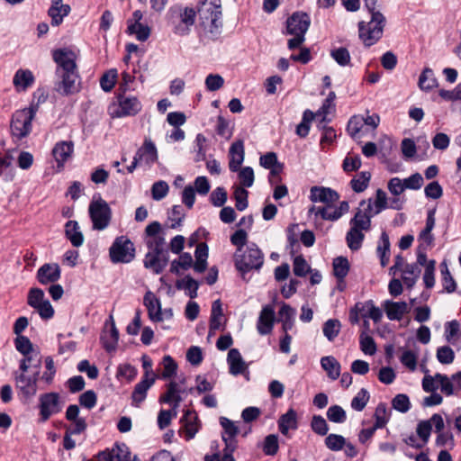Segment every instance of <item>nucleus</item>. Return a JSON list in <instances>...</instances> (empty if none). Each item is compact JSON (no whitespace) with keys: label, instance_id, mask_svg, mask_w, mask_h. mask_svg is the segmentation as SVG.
<instances>
[{"label":"nucleus","instance_id":"1","mask_svg":"<svg viewBox=\"0 0 461 461\" xmlns=\"http://www.w3.org/2000/svg\"><path fill=\"white\" fill-rule=\"evenodd\" d=\"M145 244L149 251L143 260L144 267L156 275L161 274L167 266L169 256L165 231L158 221H152L145 228Z\"/></svg>","mask_w":461,"mask_h":461},{"label":"nucleus","instance_id":"2","mask_svg":"<svg viewBox=\"0 0 461 461\" xmlns=\"http://www.w3.org/2000/svg\"><path fill=\"white\" fill-rule=\"evenodd\" d=\"M78 58V50L59 48V94L63 95L77 94L81 89Z\"/></svg>","mask_w":461,"mask_h":461},{"label":"nucleus","instance_id":"3","mask_svg":"<svg viewBox=\"0 0 461 461\" xmlns=\"http://www.w3.org/2000/svg\"><path fill=\"white\" fill-rule=\"evenodd\" d=\"M195 11L202 35L212 41L217 40L222 29L221 0H199Z\"/></svg>","mask_w":461,"mask_h":461},{"label":"nucleus","instance_id":"4","mask_svg":"<svg viewBox=\"0 0 461 461\" xmlns=\"http://www.w3.org/2000/svg\"><path fill=\"white\" fill-rule=\"evenodd\" d=\"M166 19L174 34L187 36L194 25L196 11L191 6L174 5L167 10Z\"/></svg>","mask_w":461,"mask_h":461},{"label":"nucleus","instance_id":"5","mask_svg":"<svg viewBox=\"0 0 461 461\" xmlns=\"http://www.w3.org/2000/svg\"><path fill=\"white\" fill-rule=\"evenodd\" d=\"M371 14L368 23L361 21L358 23V35L364 45L370 47L376 43L383 36L386 23L384 15L374 6L373 10H367Z\"/></svg>","mask_w":461,"mask_h":461},{"label":"nucleus","instance_id":"6","mask_svg":"<svg viewBox=\"0 0 461 461\" xmlns=\"http://www.w3.org/2000/svg\"><path fill=\"white\" fill-rule=\"evenodd\" d=\"M286 28L284 33L293 35L288 40L287 48L290 50L300 48L305 41V34L311 25L310 15L303 11H297L292 14L286 20Z\"/></svg>","mask_w":461,"mask_h":461},{"label":"nucleus","instance_id":"7","mask_svg":"<svg viewBox=\"0 0 461 461\" xmlns=\"http://www.w3.org/2000/svg\"><path fill=\"white\" fill-rule=\"evenodd\" d=\"M36 114L34 104L29 107L16 110L11 117L10 133L14 144H18L23 139L26 138L32 130V120Z\"/></svg>","mask_w":461,"mask_h":461},{"label":"nucleus","instance_id":"8","mask_svg":"<svg viewBox=\"0 0 461 461\" xmlns=\"http://www.w3.org/2000/svg\"><path fill=\"white\" fill-rule=\"evenodd\" d=\"M234 263L243 279L247 273L259 270L264 264V254L255 244L251 243L244 251L234 254Z\"/></svg>","mask_w":461,"mask_h":461},{"label":"nucleus","instance_id":"9","mask_svg":"<svg viewBox=\"0 0 461 461\" xmlns=\"http://www.w3.org/2000/svg\"><path fill=\"white\" fill-rule=\"evenodd\" d=\"M88 212L94 230H103L108 227L112 219V210L106 201L101 197L92 200Z\"/></svg>","mask_w":461,"mask_h":461},{"label":"nucleus","instance_id":"10","mask_svg":"<svg viewBox=\"0 0 461 461\" xmlns=\"http://www.w3.org/2000/svg\"><path fill=\"white\" fill-rule=\"evenodd\" d=\"M113 263H130L135 257L134 244L126 236L117 237L109 249Z\"/></svg>","mask_w":461,"mask_h":461},{"label":"nucleus","instance_id":"11","mask_svg":"<svg viewBox=\"0 0 461 461\" xmlns=\"http://www.w3.org/2000/svg\"><path fill=\"white\" fill-rule=\"evenodd\" d=\"M141 104L137 97L118 96V104H113L108 113L113 118L134 116L141 110Z\"/></svg>","mask_w":461,"mask_h":461},{"label":"nucleus","instance_id":"12","mask_svg":"<svg viewBox=\"0 0 461 461\" xmlns=\"http://www.w3.org/2000/svg\"><path fill=\"white\" fill-rule=\"evenodd\" d=\"M37 279L41 285L52 283L49 288V293L53 301H58V285L54 284L58 281V263L41 266L38 269Z\"/></svg>","mask_w":461,"mask_h":461},{"label":"nucleus","instance_id":"13","mask_svg":"<svg viewBox=\"0 0 461 461\" xmlns=\"http://www.w3.org/2000/svg\"><path fill=\"white\" fill-rule=\"evenodd\" d=\"M360 206L364 207L363 210H358L354 217L350 220L349 224L350 228H355L360 230H369L371 228V218L375 216L373 213V203L372 200L369 199L366 203V201H362L360 203Z\"/></svg>","mask_w":461,"mask_h":461},{"label":"nucleus","instance_id":"14","mask_svg":"<svg viewBox=\"0 0 461 461\" xmlns=\"http://www.w3.org/2000/svg\"><path fill=\"white\" fill-rule=\"evenodd\" d=\"M40 370H35L32 376L20 374L15 377L16 386L25 400L31 399L37 393V381L39 380Z\"/></svg>","mask_w":461,"mask_h":461},{"label":"nucleus","instance_id":"15","mask_svg":"<svg viewBox=\"0 0 461 461\" xmlns=\"http://www.w3.org/2000/svg\"><path fill=\"white\" fill-rule=\"evenodd\" d=\"M276 321L275 311L272 305H265L260 313L257 323V330L260 335H267L272 332Z\"/></svg>","mask_w":461,"mask_h":461},{"label":"nucleus","instance_id":"16","mask_svg":"<svg viewBox=\"0 0 461 461\" xmlns=\"http://www.w3.org/2000/svg\"><path fill=\"white\" fill-rule=\"evenodd\" d=\"M58 407V393H47L40 396V421H47Z\"/></svg>","mask_w":461,"mask_h":461},{"label":"nucleus","instance_id":"17","mask_svg":"<svg viewBox=\"0 0 461 461\" xmlns=\"http://www.w3.org/2000/svg\"><path fill=\"white\" fill-rule=\"evenodd\" d=\"M339 199V194L333 189L324 186H312L310 190V200L312 203L332 204Z\"/></svg>","mask_w":461,"mask_h":461},{"label":"nucleus","instance_id":"18","mask_svg":"<svg viewBox=\"0 0 461 461\" xmlns=\"http://www.w3.org/2000/svg\"><path fill=\"white\" fill-rule=\"evenodd\" d=\"M143 303L148 310L149 318L152 321H163L160 301L151 291L145 294Z\"/></svg>","mask_w":461,"mask_h":461},{"label":"nucleus","instance_id":"19","mask_svg":"<svg viewBox=\"0 0 461 461\" xmlns=\"http://www.w3.org/2000/svg\"><path fill=\"white\" fill-rule=\"evenodd\" d=\"M167 391L165 393L159 396L158 402L160 403L171 404L175 403V407H179L183 398L181 393L185 391L181 389L178 383L176 381H170L167 385Z\"/></svg>","mask_w":461,"mask_h":461},{"label":"nucleus","instance_id":"20","mask_svg":"<svg viewBox=\"0 0 461 461\" xmlns=\"http://www.w3.org/2000/svg\"><path fill=\"white\" fill-rule=\"evenodd\" d=\"M155 383V377H148V373L145 374L143 378L135 385L131 393L132 404L136 407L146 399L148 390Z\"/></svg>","mask_w":461,"mask_h":461},{"label":"nucleus","instance_id":"21","mask_svg":"<svg viewBox=\"0 0 461 461\" xmlns=\"http://www.w3.org/2000/svg\"><path fill=\"white\" fill-rule=\"evenodd\" d=\"M383 307L390 321H401L403 315L409 312L406 302L386 300L384 302Z\"/></svg>","mask_w":461,"mask_h":461},{"label":"nucleus","instance_id":"22","mask_svg":"<svg viewBox=\"0 0 461 461\" xmlns=\"http://www.w3.org/2000/svg\"><path fill=\"white\" fill-rule=\"evenodd\" d=\"M110 330L108 331L104 330L100 338L103 348L108 353H112L116 350L119 340V331L115 327V323L112 315H110Z\"/></svg>","mask_w":461,"mask_h":461},{"label":"nucleus","instance_id":"23","mask_svg":"<svg viewBox=\"0 0 461 461\" xmlns=\"http://www.w3.org/2000/svg\"><path fill=\"white\" fill-rule=\"evenodd\" d=\"M244 142L242 140H238L233 142L230 148L229 156V168L231 172H237L244 160Z\"/></svg>","mask_w":461,"mask_h":461},{"label":"nucleus","instance_id":"24","mask_svg":"<svg viewBox=\"0 0 461 461\" xmlns=\"http://www.w3.org/2000/svg\"><path fill=\"white\" fill-rule=\"evenodd\" d=\"M34 81L35 77L30 69L19 68L13 77V84L17 93L26 91L34 84Z\"/></svg>","mask_w":461,"mask_h":461},{"label":"nucleus","instance_id":"25","mask_svg":"<svg viewBox=\"0 0 461 461\" xmlns=\"http://www.w3.org/2000/svg\"><path fill=\"white\" fill-rule=\"evenodd\" d=\"M140 163L151 166L158 159V152L155 144L150 140H145L143 145L135 154Z\"/></svg>","mask_w":461,"mask_h":461},{"label":"nucleus","instance_id":"26","mask_svg":"<svg viewBox=\"0 0 461 461\" xmlns=\"http://www.w3.org/2000/svg\"><path fill=\"white\" fill-rule=\"evenodd\" d=\"M227 361L230 366V373L233 375L244 374L247 370V366L237 348L230 349Z\"/></svg>","mask_w":461,"mask_h":461},{"label":"nucleus","instance_id":"27","mask_svg":"<svg viewBox=\"0 0 461 461\" xmlns=\"http://www.w3.org/2000/svg\"><path fill=\"white\" fill-rule=\"evenodd\" d=\"M297 413L294 409H289L278 420V429L283 435H287L289 429H296Z\"/></svg>","mask_w":461,"mask_h":461},{"label":"nucleus","instance_id":"28","mask_svg":"<svg viewBox=\"0 0 461 461\" xmlns=\"http://www.w3.org/2000/svg\"><path fill=\"white\" fill-rule=\"evenodd\" d=\"M66 238L74 247H79L84 242L83 233L79 230V225L76 221H68L65 225Z\"/></svg>","mask_w":461,"mask_h":461},{"label":"nucleus","instance_id":"29","mask_svg":"<svg viewBox=\"0 0 461 461\" xmlns=\"http://www.w3.org/2000/svg\"><path fill=\"white\" fill-rule=\"evenodd\" d=\"M321 366L326 371L327 375L331 380H337L340 375V364L332 356L322 357Z\"/></svg>","mask_w":461,"mask_h":461},{"label":"nucleus","instance_id":"30","mask_svg":"<svg viewBox=\"0 0 461 461\" xmlns=\"http://www.w3.org/2000/svg\"><path fill=\"white\" fill-rule=\"evenodd\" d=\"M198 418L195 414V412L187 410L181 421H185L184 427L185 430V438L187 440L193 438L194 435L198 431V425H197Z\"/></svg>","mask_w":461,"mask_h":461},{"label":"nucleus","instance_id":"31","mask_svg":"<svg viewBox=\"0 0 461 461\" xmlns=\"http://www.w3.org/2000/svg\"><path fill=\"white\" fill-rule=\"evenodd\" d=\"M435 213L436 209H430L428 211L426 226L424 230L420 233V239L425 241L428 245L432 244L434 237L431 234L433 228L435 227Z\"/></svg>","mask_w":461,"mask_h":461},{"label":"nucleus","instance_id":"32","mask_svg":"<svg viewBox=\"0 0 461 461\" xmlns=\"http://www.w3.org/2000/svg\"><path fill=\"white\" fill-rule=\"evenodd\" d=\"M333 274L337 280L341 283L348 276L349 271V262L345 257H338L334 258L333 263Z\"/></svg>","mask_w":461,"mask_h":461},{"label":"nucleus","instance_id":"33","mask_svg":"<svg viewBox=\"0 0 461 461\" xmlns=\"http://www.w3.org/2000/svg\"><path fill=\"white\" fill-rule=\"evenodd\" d=\"M419 87L423 91H430L437 86V79L434 72L429 68H425L419 77Z\"/></svg>","mask_w":461,"mask_h":461},{"label":"nucleus","instance_id":"34","mask_svg":"<svg viewBox=\"0 0 461 461\" xmlns=\"http://www.w3.org/2000/svg\"><path fill=\"white\" fill-rule=\"evenodd\" d=\"M208 248L206 244L201 243L196 247L194 269L197 273H203L207 267Z\"/></svg>","mask_w":461,"mask_h":461},{"label":"nucleus","instance_id":"35","mask_svg":"<svg viewBox=\"0 0 461 461\" xmlns=\"http://www.w3.org/2000/svg\"><path fill=\"white\" fill-rule=\"evenodd\" d=\"M364 239L365 234L363 230L355 228H350L346 235L348 247L353 251L358 250L361 248Z\"/></svg>","mask_w":461,"mask_h":461},{"label":"nucleus","instance_id":"36","mask_svg":"<svg viewBox=\"0 0 461 461\" xmlns=\"http://www.w3.org/2000/svg\"><path fill=\"white\" fill-rule=\"evenodd\" d=\"M420 270L416 264H406L402 270V280L408 288H412L416 284Z\"/></svg>","mask_w":461,"mask_h":461},{"label":"nucleus","instance_id":"37","mask_svg":"<svg viewBox=\"0 0 461 461\" xmlns=\"http://www.w3.org/2000/svg\"><path fill=\"white\" fill-rule=\"evenodd\" d=\"M58 172V143L51 149V158L47 161L44 168L43 178L50 181Z\"/></svg>","mask_w":461,"mask_h":461},{"label":"nucleus","instance_id":"38","mask_svg":"<svg viewBox=\"0 0 461 461\" xmlns=\"http://www.w3.org/2000/svg\"><path fill=\"white\" fill-rule=\"evenodd\" d=\"M127 33L134 34L140 41H145L150 35V28L141 23H130L127 27Z\"/></svg>","mask_w":461,"mask_h":461},{"label":"nucleus","instance_id":"39","mask_svg":"<svg viewBox=\"0 0 461 461\" xmlns=\"http://www.w3.org/2000/svg\"><path fill=\"white\" fill-rule=\"evenodd\" d=\"M341 329V323L337 319H329L322 327L323 335L329 341H333L339 335Z\"/></svg>","mask_w":461,"mask_h":461},{"label":"nucleus","instance_id":"40","mask_svg":"<svg viewBox=\"0 0 461 461\" xmlns=\"http://www.w3.org/2000/svg\"><path fill=\"white\" fill-rule=\"evenodd\" d=\"M360 349L366 355L373 356L376 352V344L375 339L367 334L366 331H362L359 336Z\"/></svg>","mask_w":461,"mask_h":461},{"label":"nucleus","instance_id":"41","mask_svg":"<svg viewBox=\"0 0 461 461\" xmlns=\"http://www.w3.org/2000/svg\"><path fill=\"white\" fill-rule=\"evenodd\" d=\"M328 122L327 117L323 116L318 124V127L323 131L321 144H331L337 137L335 130L332 127L327 126Z\"/></svg>","mask_w":461,"mask_h":461},{"label":"nucleus","instance_id":"42","mask_svg":"<svg viewBox=\"0 0 461 461\" xmlns=\"http://www.w3.org/2000/svg\"><path fill=\"white\" fill-rule=\"evenodd\" d=\"M375 424L374 426L377 429L384 428L389 421V414L387 411V405L384 402H380L375 411Z\"/></svg>","mask_w":461,"mask_h":461},{"label":"nucleus","instance_id":"43","mask_svg":"<svg viewBox=\"0 0 461 461\" xmlns=\"http://www.w3.org/2000/svg\"><path fill=\"white\" fill-rule=\"evenodd\" d=\"M371 174L367 171L361 172L357 177L353 178L350 181L351 188L356 193H361L365 191L369 184Z\"/></svg>","mask_w":461,"mask_h":461},{"label":"nucleus","instance_id":"44","mask_svg":"<svg viewBox=\"0 0 461 461\" xmlns=\"http://www.w3.org/2000/svg\"><path fill=\"white\" fill-rule=\"evenodd\" d=\"M314 113L310 110H305L303 114L302 122L296 127V134L301 138H305L310 131V123L314 119Z\"/></svg>","mask_w":461,"mask_h":461},{"label":"nucleus","instance_id":"45","mask_svg":"<svg viewBox=\"0 0 461 461\" xmlns=\"http://www.w3.org/2000/svg\"><path fill=\"white\" fill-rule=\"evenodd\" d=\"M163 372L161 373L162 379H169L176 375L177 370V364L172 357L167 355L162 359Z\"/></svg>","mask_w":461,"mask_h":461},{"label":"nucleus","instance_id":"46","mask_svg":"<svg viewBox=\"0 0 461 461\" xmlns=\"http://www.w3.org/2000/svg\"><path fill=\"white\" fill-rule=\"evenodd\" d=\"M435 378L437 379L438 384L440 385V391L447 396L453 395L455 393L454 383L451 381L450 377L447 375H443L440 373L435 374Z\"/></svg>","mask_w":461,"mask_h":461},{"label":"nucleus","instance_id":"47","mask_svg":"<svg viewBox=\"0 0 461 461\" xmlns=\"http://www.w3.org/2000/svg\"><path fill=\"white\" fill-rule=\"evenodd\" d=\"M392 406L397 411L406 413L411 409V404L407 394L399 393L393 398Z\"/></svg>","mask_w":461,"mask_h":461},{"label":"nucleus","instance_id":"48","mask_svg":"<svg viewBox=\"0 0 461 461\" xmlns=\"http://www.w3.org/2000/svg\"><path fill=\"white\" fill-rule=\"evenodd\" d=\"M370 395L366 389L362 388L351 401V408L357 411H361L366 406Z\"/></svg>","mask_w":461,"mask_h":461},{"label":"nucleus","instance_id":"49","mask_svg":"<svg viewBox=\"0 0 461 461\" xmlns=\"http://www.w3.org/2000/svg\"><path fill=\"white\" fill-rule=\"evenodd\" d=\"M362 305H365V312L363 314L364 318H370L375 322H378L381 321L383 317V312L380 308L375 305L372 300H368L365 303H362Z\"/></svg>","mask_w":461,"mask_h":461},{"label":"nucleus","instance_id":"50","mask_svg":"<svg viewBox=\"0 0 461 461\" xmlns=\"http://www.w3.org/2000/svg\"><path fill=\"white\" fill-rule=\"evenodd\" d=\"M327 418L335 423H343L347 420L344 409L339 405H331L327 411Z\"/></svg>","mask_w":461,"mask_h":461},{"label":"nucleus","instance_id":"51","mask_svg":"<svg viewBox=\"0 0 461 461\" xmlns=\"http://www.w3.org/2000/svg\"><path fill=\"white\" fill-rule=\"evenodd\" d=\"M442 285L447 293H453L456 289V283L451 276L446 263L441 264Z\"/></svg>","mask_w":461,"mask_h":461},{"label":"nucleus","instance_id":"52","mask_svg":"<svg viewBox=\"0 0 461 461\" xmlns=\"http://www.w3.org/2000/svg\"><path fill=\"white\" fill-rule=\"evenodd\" d=\"M325 445L331 451H339L346 445V438L339 434H330L325 438Z\"/></svg>","mask_w":461,"mask_h":461},{"label":"nucleus","instance_id":"53","mask_svg":"<svg viewBox=\"0 0 461 461\" xmlns=\"http://www.w3.org/2000/svg\"><path fill=\"white\" fill-rule=\"evenodd\" d=\"M279 448L278 437L275 434L267 435L263 442V452L267 456H274Z\"/></svg>","mask_w":461,"mask_h":461},{"label":"nucleus","instance_id":"54","mask_svg":"<svg viewBox=\"0 0 461 461\" xmlns=\"http://www.w3.org/2000/svg\"><path fill=\"white\" fill-rule=\"evenodd\" d=\"M117 70L110 69L100 78V86L104 92H110L115 86Z\"/></svg>","mask_w":461,"mask_h":461},{"label":"nucleus","instance_id":"55","mask_svg":"<svg viewBox=\"0 0 461 461\" xmlns=\"http://www.w3.org/2000/svg\"><path fill=\"white\" fill-rule=\"evenodd\" d=\"M114 461H131V452L126 444H115L111 449Z\"/></svg>","mask_w":461,"mask_h":461},{"label":"nucleus","instance_id":"56","mask_svg":"<svg viewBox=\"0 0 461 461\" xmlns=\"http://www.w3.org/2000/svg\"><path fill=\"white\" fill-rule=\"evenodd\" d=\"M14 342L16 350L23 356H27L34 349L32 343L26 336H16Z\"/></svg>","mask_w":461,"mask_h":461},{"label":"nucleus","instance_id":"57","mask_svg":"<svg viewBox=\"0 0 461 461\" xmlns=\"http://www.w3.org/2000/svg\"><path fill=\"white\" fill-rule=\"evenodd\" d=\"M238 177L241 185L240 187H251L255 180L253 168L250 167H242L238 174Z\"/></svg>","mask_w":461,"mask_h":461},{"label":"nucleus","instance_id":"58","mask_svg":"<svg viewBox=\"0 0 461 461\" xmlns=\"http://www.w3.org/2000/svg\"><path fill=\"white\" fill-rule=\"evenodd\" d=\"M330 56L339 66L345 67L350 63L349 51L344 47L332 50Z\"/></svg>","mask_w":461,"mask_h":461},{"label":"nucleus","instance_id":"59","mask_svg":"<svg viewBox=\"0 0 461 461\" xmlns=\"http://www.w3.org/2000/svg\"><path fill=\"white\" fill-rule=\"evenodd\" d=\"M236 201V208L238 211L242 212L247 209L249 205L248 195L249 192L243 187H236L233 193Z\"/></svg>","mask_w":461,"mask_h":461},{"label":"nucleus","instance_id":"60","mask_svg":"<svg viewBox=\"0 0 461 461\" xmlns=\"http://www.w3.org/2000/svg\"><path fill=\"white\" fill-rule=\"evenodd\" d=\"M312 429L320 436H325L329 431V426L325 419L321 415H313L311 421Z\"/></svg>","mask_w":461,"mask_h":461},{"label":"nucleus","instance_id":"61","mask_svg":"<svg viewBox=\"0 0 461 461\" xmlns=\"http://www.w3.org/2000/svg\"><path fill=\"white\" fill-rule=\"evenodd\" d=\"M220 424L224 430L222 435L226 436V438H235L240 432L239 427L226 417L220 418Z\"/></svg>","mask_w":461,"mask_h":461},{"label":"nucleus","instance_id":"62","mask_svg":"<svg viewBox=\"0 0 461 461\" xmlns=\"http://www.w3.org/2000/svg\"><path fill=\"white\" fill-rule=\"evenodd\" d=\"M364 125V116L354 115L349 119L348 122L347 131L350 136L356 137L360 132Z\"/></svg>","mask_w":461,"mask_h":461},{"label":"nucleus","instance_id":"63","mask_svg":"<svg viewBox=\"0 0 461 461\" xmlns=\"http://www.w3.org/2000/svg\"><path fill=\"white\" fill-rule=\"evenodd\" d=\"M437 359L443 365H449L455 359V353L448 346H442L437 349Z\"/></svg>","mask_w":461,"mask_h":461},{"label":"nucleus","instance_id":"64","mask_svg":"<svg viewBox=\"0 0 461 461\" xmlns=\"http://www.w3.org/2000/svg\"><path fill=\"white\" fill-rule=\"evenodd\" d=\"M293 271L297 276H305L311 271L310 266L302 255L294 258Z\"/></svg>","mask_w":461,"mask_h":461}]
</instances>
